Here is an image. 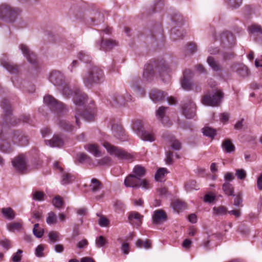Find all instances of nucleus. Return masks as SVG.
Masks as SVG:
<instances>
[{
	"label": "nucleus",
	"instance_id": "nucleus-26",
	"mask_svg": "<svg viewBox=\"0 0 262 262\" xmlns=\"http://www.w3.org/2000/svg\"><path fill=\"white\" fill-rule=\"evenodd\" d=\"M223 150L226 153H231L235 150V147L229 139H226L223 141L222 144Z\"/></svg>",
	"mask_w": 262,
	"mask_h": 262
},
{
	"label": "nucleus",
	"instance_id": "nucleus-33",
	"mask_svg": "<svg viewBox=\"0 0 262 262\" xmlns=\"http://www.w3.org/2000/svg\"><path fill=\"white\" fill-rule=\"evenodd\" d=\"M90 187L93 192H96L102 188L103 185L98 179L93 178L91 180V184L90 185Z\"/></svg>",
	"mask_w": 262,
	"mask_h": 262
},
{
	"label": "nucleus",
	"instance_id": "nucleus-8",
	"mask_svg": "<svg viewBox=\"0 0 262 262\" xmlns=\"http://www.w3.org/2000/svg\"><path fill=\"white\" fill-rule=\"evenodd\" d=\"M132 128L133 130L142 140L149 142L155 141L154 135L144 129L143 123L141 120H137L135 121L133 124Z\"/></svg>",
	"mask_w": 262,
	"mask_h": 262
},
{
	"label": "nucleus",
	"instance_id": "nucleus-25",
	"mask_svg": "<svg viewBox=\"0 0 262 262\" xmlns=\"http://www.w3.org/2000/svg\"><path fill=\"white\" fill-rule=\"evenodd\" d=\"M116 42L115 40H111V39H104L103 38L101 39V42L99 45V49L107 51L112 49L114 47L116 46Z\"/></svg>",
	"mask_w": 262,
	"mask_h": 262
},
{
	"label": "nucleus",
	"instance_id": "nucleus-56",
	"mask_svg": "<svg viewBox=\"0 0 262 262\" xmlns=\"http://www.w3.org/2000/svg\"><path fill=\"white\" fill-rule=\"evenodd\" d=\"M37 229H39V224H35L34 226V228L33 229V232L34 235L40 238L42 236L43 234V229H40L38 231V232H37Z\"/></svg>",
	"mask_w": 262,
	"mask_h": 262
},
{
	"label": "nucleus",
	"instance_id": "nucleus-18",
	"mask_svg": "<svg viewBox=\"0 0 262 262\" xmlns=\"http://www.w3.org/2000/svg\"><path fill=\"white\" fill-rule=\"evenodd\" d=\"M192 73L190 70H185L183 72V78L181 81L182 88L186 91H190L192 89V82L191 78Z\"/></svg>",
	"mask_w": 262,
	"mask_h": 262
},
{
	"label": "nucleus",
	"instance_id": "nucleus-9",
	"mask_svg": "<svg viewBox=\"0 0 262 262\" xmlns=\"http://www.w3.org/2000/svg\"><path fill=\"white\" fill-rule=\"evenodd\" d=\"M124 185L127 187L137 188L142 187L144 189H148L149 183L147 181L143 179H139L133 174L127 176L124 181Z\"/></svg>",
	"mask_w": 262,
	"mask_h": 262
},
{
	"label": "nucleus",
	"instance_id": "nucleus-23",
	"mask_svg": "<svg viewBox=\"0 0 262 262\" xmlns=\"http://www.w3.org/2000/svg\"><path fill=\"white\" fill-rule=\"evenodd\" d=\"M112 130L115 137L121 141H124L127 139L125 131L123 127L118 124L112 126Z\"/></svg>",
	"mask_w": 262,
	"mask_h": 262
},
{
	"label": "nucleus",
	"instance_id": "nucleus-50",
	"mask_svg": "<svg viewBox=\"0 0 262 262\" xmlns=\"http://www.w3.org/2000/svg\"><path fill=\"white\" fill-rule=\"evenodd\" d=\"M46 221L49 225L56 224L57 223V217L55 213L52 211L48 213Z\"/></svg>",
	"mask_w": 262,
	"mask_h": 262
},
{
	"label": "nucleus",
	"instance_id": "nucleus-45",
	"mask_svg": "<svg viewBox=\"0 0 262 262\" xmlns=\"http://www.w3.org/2000/svg\"><path fill=\"white\" fill-rule=\"evenodd\" d=\"M78 58L80 60L85 62L89 63L91 61V57L88 54V53L84 51H80L78 54Z\"/></svg>",
	"mask_w": 262,
	"mask_h": 262
},
{
	"label": "nucleus",
	"instance_id": "nucleus-11",
	"mask_svg": "<svg viewBox=\"0 0 262 262\" xmlns=\"http://www.w3.org/2000/svg\"><path fill=\"white\" fill-rule=\"evenodd\" d=\"M10 137L13 145L25 146L29 144V138L22 131L15 130L13 132L8 131Z\"/></svg>",
	"mask_w": 262,
	"mask_h": 262
},
{
	"label": "nucleus",
	"instance_id": "nucleus-28",
	"mask_svg": "<svg viewBox=\"0 0 262 262\" xmlns=\"http://www.w3.org/2000/svg\"><path fill=\"white\" fill-rule=\"evenodd\" d=\"M143 218V215L136 211H131L128 213V219L129 223L131 224H133L134 223V221L136 220L137 221V223L140 225L141 224Z\"/></svg>",
	"mask_w": 262,
	"mask_h": 262
},
{
	"label": "nucleus",
	"instance_id": "nucleus-3",
	"mask_svg": "<svg viewBox=\"0 0 262 262\" xmlns=\"http://www.w3.org/2000/svg\"><path fill=\"white\" fill-rule=\"evenodd\" d=\"M83 82L85 86L89 88L95 84L102 83L104 80L103 70L97 66H92L83 76Z\"/></svg>",
	"mask_w": 262,
	"mask_h": 262
},
{
	"label": "nucleus",
	"instance_id": "nucleus-17",
	"mask_svg": "<svg viewBox=\"0 0 262 262\" xmlns=\"http://www.w3.org/2000/svg\"><path fill=\"white\" fill-rule=\"evenodd\" d=\"M49 80L54 85L58 87L61 86L64 83V76L59 71H54L50 74Z\"/></svg>",
	"mask_w": 262,
	"mask_h": 262
},
{
	"label": "nucleus",
	"instance_id": "nucleus-34",
	"mask_svg": "<svg viewBox=\"0 0 262 262\" xmlns=\"http://www.w3.org/2000/svg\"><path fill=\"white\" fill-rule=\"evenodd\" d=\"M207 63L211 69L214 71H219L221 70V67L217 61L212 56H209L207 60Z\"/></svg>",
	"mask_w": 262,
	"mask_h": 262
},
{
	"label": "nucleus",
	"instance_id": "nucleus-36",
	"mask_svg": "<svg viewBox=\"0 0 262 262\" xmlns=\"http://www.w3.org/2000/svg\"><path fill=\"white\" fill-rule=\"evenodd\" d=\"M1 212L8 220H12L15 217V213L10 207L3 208Z\"/></svg>",
	"mask_w": 262,
	"mask_h": 262
},
{
	"label": "nucleus",
	"instance_id": "nucleus-46",
	"mask_svg": "<svg viewBox=\"0 0 262 262\" xmlns=\"http://www.w3.org/2000/svg\"><path fill=\"white\" fill-rule=\"evenodd\" d=\"M171 33L172 36V38L174 39H177L178 38H181L185 35V32L183 31H181L179 29H177L176 28H173L171 29Z\"/></svg>",
	"mask_w": 262,
	"mask_h": 262
},
{
	"label": "nucleus",
	"instance_id": "nucleus-22",
	"mask_svg": "<svg viewBox=\"0 0 262 262\" xmlns=\"http://www.w3.org/2000/svg\"><path fill=\"white\" fill-rule=\"evenodd\" d=\"M233 72H236L239 75L245 77L249 74V71L248 68L243 64L234 63L231 67Z\"/></svg>",
	"mask_w": 262,
	"mask_h": 262
},
{
	"label": "nucleus",
	"instance_id": "nucleus-15",
	"mask_svg": "<svg viewBox=\"0 0 262 262\" xmlns=\"http://www.w3.org/2000/svg\"><path fill=\"white\" fill-rule=\"evenodd\" d=\"M0 63L2 66L11 74H16L19 71V66L11 61L6 55H3L0 58Z\"/></svg>",
	"mask_w": 262,
	"mask_h": 262
},
{
	"label": "nucleus",
	"instance_id": "nucleus-13",
	"mask_svg": "<svg viewBox=\"0 0 262 262\" xmlns=\"http://www.w3.org/2000/svg\"><path fill=\"white\" fill-rule=\"evenodd\" d=\"M109 100L112 105L118 107L124 105L126 102L131 101L132 96L127 93L120 94L116 92L111 96Z\"/></svg>",
	"mask_w": 262,
	"mask_h": 262
},
{
	"label": "nucleus",
	"instance_id": "nucleus-5",
	"mask_svg": "<svg viewBox=\"0 0 262 262\" xmlns=\"http://www.w3.org/2000/svg\"><path fill=\"white\" fill-rule=\"evenodd\" d=\"M103 146L106 149L108 152L112 155H114L119 160L133 161V155L122 148L112 145L108 142H104Z\"/></svg>",
	"mask_w": 262,
	"mask_h": 262
},
{
	"label": "nucleus",
	"instance_id": "nucleus-61",
	"mask_svg": "<svg viewBox=\"0 0 262 262\" xmlns=\"http://www.w3.org/2000/svg\"><path fill=\"white\" fill-rule=\"evenodd\" d=\"M243 202L242 194L239 193L236 195L234 201V205L236 207L242 206V203Z\"/></svg>",
	"mask_w": 262,
	"mask_h": 262
},
{
	"label": "nucleus",
	"instance_id": "nucleus-29",
	"mask_svg": "<svg viewBox=\"0 0 262 262\" xmlns=\"http://www.w3.org/2000/svg\"><path fill=\"white\" fill-rule=\"evenodd\" d=\"M85 148L96 157L101 156V152L97 145L94 144H88L85 146Z\"/></svg>",
	"mask_w": 262,
	"mask_h": 262
},
{
	"label": "nucleus",
	"instance_id": "nucleus-48",
	"mask_svg": "<svg viewBox=\"0 0 262 262\" xmlns=\"http://www.w3.org/2000/svg\"><path fill=\"white\" fill-rule=\"evenodd\" d=\"M111 161V159L110 157H105L101 159L97 160L96 164L93 163V164L95 166L108 165L110 164Z\"/></svg>",
	"mask_w": 262,
	"mask_h": 262
},
{
	"label": "nucleus",
	"instance_id": "nucleus-53",
	"mask_svg": "<svg viewBox=\"0 0 262 262\" xmlns=\"http://www.w3.org/2000/svg\"><path fill=\"white\" fill-rule=\"evenodd\" d=\"M59 233L56 231H51L49 233V238L50 241V243H54L59 240L58 238Z\"/></svg>",
	"mask_w": 262,
	"mask_h": 262
},
{
	"label": "nucleus",
	"instance_id": "nucleus-60",
	"mask_svg": "<svg viewBox=\"0 0 262 262\" xmlns=\"http://www.w3.org/2000/svg\"><path fill=\"white\" fill-rule=\"evenodd\" d=\"M172 20L178 26H181L183 23V16L180 14H176L172 17Z\"/></svg>",
	"mask_w": 262,
	"mask_h": 262
},
{
	"label": "nucleus",
	"instance_id": "nucleus-4",
	"mask_svg": "<svg viewBox=\"0 0 262 262\" xmlns=\"http://www.w3.org/2000/svg\"><path fill=\"white\" fill-rule=\"evenodd\" d=\"M224 93L219 90H213L211 94L207 93L202 98V103L211 106H217L220 105L223 97Z\"/></svg>",
	"mask_w": 262,
	"mask_h": 262
},
{
	"label": "nucleus",
	"instance_id": "nucleus-54",
	"mask_svg": "<svg viewBox=\"0 0 262 262\" xmlns=\"http://www.w3.org/2000/svg\"><path fill=\"white\" fill-rule=\"evenodd\" d=\"M0 245L7 250L12 247L11 241L6 238L0 240Z\"/></svg>",
	"mask_w": 262,
	"mask_h": 262
},
{
	"label": "nucleus",
	"instance_id": "nucleus-35",
	"mask_svg": "<svg viewBox=\"0 0 262 262\" xmlns=\"http://www.w3.org/2000/svg\"><path fill=\"white\" fill-rule=\"evenodd\" d=\"M222 189L226 195L228 196L234 195V188L229 182H225L223 184Z\"/></svg>",
	"mask_w": 262,
	"mask_h": 262
},
{
	"label": "nucleus",
	"instance_id": "nucleus-47",
	"mask_svg": "<svg viewBox=\"0 0 262 262\" xmlns=\"http://www.w3.org/2000/svg\"><path fill=\"white\" fill-rule=\"evenodd\" d=\"M213 213L216 215H222L225 214L227 212V208L223 206H220L219 207H214L213 208Z\"/></svg>",
	"mask_w": 262,
	"mask_h": 262
},
{
	"label": "nucleus",
	"instance_id": "nucleus-63",
	"mask_svg": "<svg viewBox=\"0 0 262 262\" xmlns=\"http://www.w3.org/2000/svg\"><path fill=\"white\" fill-rule=\"evenodd\" d=\"M186 50L191 53H193L196 50V46L194 43H189L186 47Z\"/></svg>",
	"mask_w": 262,
	"mask_h": 262
},
{
	"label": "nucleus",
	"instance_id": "nucleus-58",
	"mask_svg": "<svg viewBox=\"0 0 262 262\" xmlns=\"http://www.w3.org/2000/svg\"><path fill=\"white\" fill-rule=\"evenodd\" d=\"M44 250L43 246L42 245H38L35 249V255L36 256L40 257L44 256V253L43 252Z\"/></svg>",
	"mask_w": 262,
	"mask_h": 262
},
{
	"label": "nucleus",
	"instance_id": "nucleus-10",
	"mask_svg": "<svg viewBox=\"0 0 262 262\" xmlns=\"http://www.w3.org/2000/svg\"><path fill=\"white\" fill-rule=\"evenodd\" d=\"M182 108L183 114L186 118L191 119L195 116L196 106L191 98L187 97L184 100Z\"/></svg>",
	"mask_w": 262,
	"mask_h": 262
},
{
	"label": "nucleus",
	"instance_id": "nucleus-64",
	"mask_svg": "<svg viewBox=\"0 0 262 262\" xmlns=\"http://www.w3.org/2000/svg\"><path fill=\"white\" fill-rule=\"evenodd\" d=\"M20 120L23 122L27 123L29 124H32V120L29 115H24L21 116Z\"/></svg>",
	"mask_w": 262,
	"mask_h": 262
},
{
	"label": "nucleus",
	"instance_id": "nucleus-57",
	"mask_svg": "<svg viewBox=\"0 0 262 262\" xmlns=\"http://www.w3.org/2000/svg\"><path fill=\"white\" fill-rule=\"evenodd\" d=\"M229 5L233 8H237L241 5L242 0H226Z\"/></svg>",
	"mask_w": 262,
	"mask_h": 262
},
{
	"label": "nucleus",
	"instance_id": "nucleus-1",
	"mask_svg": "<svg viewBox=\"0 0 262 262\" xmlns=\"http://www.w3.org/2000/svg\"><path fill=\"white\" fill-rule=\"evenodd\" d=\"M63 95L68 97L70 96L73 97V99L74 103L76 106V114L75 118L76 119V124L79 126V117L83 118L86 121H92L94 117V114L92 108L85 107V103L86 101V95L80 91L76 90L74 91L70 88L68 84L64 83L61 86L58 88Z\"/></svg>",
	"mask_w": 262,
	"mask_h": 262
},
{
	"label": "nucleus",
	"instance_id": "nucleus-52",
	"mask_svg": "<svg viewBox=\"0 0 262 262\" xmlns=\"http://www.w3.org/2000/svg\"><path fill=\"white\" fill-rule=\"evenodd\" d=\"M23 251L21 250H18L17 251L12 255L11 257V261L12 262H19L20 261L22 257Z\"/></svg>",
	"mask_w": 262,
	"mask_h": 262
},
{
	"label": "nucleus",
	"instance_id": "nucleus-30",
	"mask_svg": "<svg viewBox=\"0 0 262 262\" xmlns=\"http://www.w3.org/2000/svg\"><path fill=\"white\" fill-rule=\"evenodd\" d=\"M92 159L90 157L84 153H79L77 154L75 163L76 164L88 163L90 164Z\"/></svg>",
	"mask_w": 262,
	"mask_h": 262
},
{
	"label": "nucleus",
	"instance_id": "nucleus-62",
	"mask_svg": "<svg viewBox=\"0 0 262 262\" xmlns=\"http://www.w3.org/2000/svg\"><path fill=\"white\" fill-rule=\"evenodd\" d=\"M172 157L173 152L171 151H168L166 152L165 161L167 164L170 165L172 164Z\"/></svg>",
	"mask_w": 262,
	"mask_h": 262
},
{
	"label": "nucleus",
	"instance_id": "nucleus-31",
	"mask_svg": "<svg viewBox=\"0 0 262 262\" xmlns=\"http://www.w3.org/2000/svg\"><path fill=\"white\" fill-rule=\"evenodd\" d=\"M173 209L179 212L185 210L186 208V203L180 200H176L171 203Z\"/></svg>",
	"mask_w": 262,
	"mask_h": 262
},
{
	"label": "nucleus",
	"instance_id": "nucleus-20",
	"mask_svg": "<svg viewBox=\"0 0 262 262\" xmlns=\"http://www.w3.org/2000/svg\"><path fill=\"white\" fill-rule=\"evenodd\" d=\"M47 145H50L52 147H61L64 144V141L61 135L55 134L50 140H46L45 141Z\"/></svg>",
	"mask_w": 262,
	"mask_h": 262
},
{
	"label": "nucleus",
	"instance_id": "nucleus-38",
	"mask_svg": "<svg viewBox=\"0 0 262 262\" xmlns=\"http://www.w3.org/2000/svg\"><path fill=\"white\" fill-rule=\"evenodd\" d=\"M1 106L3 108L6 116L10 115L12 113V110L11 105L9 103L8 100L6 99H3L2 103Z\"/></svg>",
	"mask_w": 262,
	"mask_h": 262
},
{
	"label": "nucleus",
	"instance_id": "nucleus-24",
	"mask_svg": "<svg viewBox=\"0 0 262 262\" xmlns=\"http://www.w3.org/2000/svg\"><path fill=\"white\" fill-rule=\"evenodd\" d=\"M166 94L161 90L154 89L150 93V99L155 103L164 100Z\"/></svg>",
	"mask_w": 262,
	"mask_h": 262
},
{
	"label": "nucleus",
	"instance_id": "nucleus-27",
	"mask_svg": "<svg viewBox=\"0 0 262 262\" xmlns=\"http://www.w3.org/2000/svg\"><path fill=\"white\" fill-rule=\"evenodd\" d=\"M57 124L59 127L67 132H72L74 129V126L68 121L59 119Z\"/></svg>",
	"mask_w": 262,
	"mask_h": 262
},
{
	"label": "nucleus",
	"instance_id": "nucleus-39",
	"mask_svg": "<svg viewBox=\"0 0 262 262\" xmlns=\"http://www.w3.org/2000/svg\"><path fill=\"white\" fill-rule=\"evenodd\" d=\"M168 173V170L166 168H159L155 174V179L157 181H161L165 175Z\"/></svg>",
	"mask_w": 262,
	"mask_h": 262
},
{
	"label": "nucleus",
	"instance_id": "nucleus-59",
	"mask_svg": "<svg viewBox=\"0 0 262 262\" xmlns=\"http://www.w3.org/2000/svg\"><path fill=\"white\" fill-rule=\"evenodd\" d=\"M171 147L174 150H179L181 149L182 145L179 140L174 139L171 141Z\"/></svg>",
	"mask_w": 262,
	"mask_h": 262
},
{
	"label": "nucleus",
	"instance_id": "nucleus-55",
	"mask_svg": "<svg viewBox=\"0 0 262 262\" xmlns=\"http://www.w3.org/2000/svg\"><path fill=\"white\" fill-rule=\"evenodd\" d=\"M235 175L239 180H244L246 176L247 173L246 171L243 169H237L236 170Z\"/></svg>",
	"mask_w": 262,
	"mask_h": 262
},
{
	"label": "nucleus",
	"instance_id": "nucleus-12",
	"mask_svg": "<svg viewBox=\"0 0 262 262\" xmlns=\"http://www.w3.org/2000/svg\"><path fill=\"white\" fill-rule=\"evenodd\" d=\"M19 12V10L7 4L0 5V18L12 20Z\"/></svg>",
	"mask_w": 262,
	"mask_h": 262
},
{
	"label": "nucleus",
	"instance_id": "nucleus-16",
	"mask_svg": "<svg viewBox=\"0 0 262 262\" xmlns=\"http://www.w3.org/2000/svg\"><path fill=\"white\" fill-rule=\"evenodd\" d=\"M19 48L27 60L30 63L35 65L37 63L36 55L34 52L30 50L27 45L20 44Z\"/></svg>",
	"mask_w": 262,
	"mask_h": 262
},
{
	"label": "nucleus",
	"instance_id": "nucleus-49",
	"mask_svg": "<svg viewBox=\"0 0 262 262\" xmlns=\"http://www.w3.org/2000/svg\"><path fill=\"white\" fill-rule=\"evenodd\" d=\"M52 203L58 209L61 208L64 204L62 198L59 195H57L53 199Z\"/></svg>",
	"mask_w": 262,
	"mask_h": 262
},
{
	"label": "nucleus",
	"instance_id": "nucleus-32",
	"mask_svg": "<svg viewBox=\"0 0 262 262\" xmlns=\"http://www.w3.org/2000/svg\"><path fill=\"white\" fill-rule=\"evenodd\" d=\"M133 174L139 179H142L146 174L145 168L139 165H136L133 170Z\"/></svg>",
	"mask_w": 262,
	"mask_h": 262
},
{
	"label": "nucleus",
	"instance_id": "nucleus-51",
	"mask_svg": "<svg viewBox=\"0 0 262 262\" xmlns=\"http://www.w3.org/2000/svg\"><path fill=\"white\" fill-rule=\"evenodd\" d=\"M21 228V225L19 223L13 222L7 225L8 229L11 232H14L15 230H19Z\"/></svg>",
	"mask_w": 262,
	"mask_h": 262
},
{
	"label": "nucleus",
	"instance_id": "nucleus-21",
	"mask_svg": "<svg viewBox=\"0 0 262 262\" xmlns=\"http://www.w3.org/2000/svg\"><path fill=\"white\" fill-rule=\"evenodd\" d=\"M152 219L154 224H161L166 221L167 215L163 210L158 209L154 212Z\"/></svg>",
	"mask_w": 262,
	"mask_h": 262
},
{
	"label": "nucleus",
	"instance_id": "nucleus-41",
	"mask_svg": "<svg viewBox=\"0 0 262 262\" xmlns=\"http://www.w3.org/2000/svg\"><path fill=\"white\" fill-rule=\"evenodd\" d=\"M185 188L187 191L199 189L196 182L194 180H189L185 184Z\"/></svg>",
	"mask_w": 262,
	"mask_h": 262
},
{
	"label": "nucleus",
	"instance_id": "nucleus-7",
	"mask_svg": "<svg viewBox=\"0 0 262 262\" xmlns=\"http://www.w3.org/2000/svg\"><path fill=\"white\" fill-rule=\"evenodd\" d=\"M10 135L6 127L2 125L0 132V150L4 153L10 154L14 150V147L10 142L11 141Z\"/></svg>",
	"mask_w": 262,
	"mask_h": 262
},
{
	"label": "nucleus",
	"instance_id": "nucleus-14",
	"mask_svg": "<svg viewBox=\"0 0 262 262\" xmlns=\"http://www.w3.org/2000/svg\"><path fill=\"white\" fill-rule=\"evenodd\" d=\"M12 163L15 170L19 173H25L27 170V162L25 155H19L14 158Z\"/></svg>",
	"mask_w": 262,
	"mask_h": 262
},
{
	"label": "nucleus",
	"instance_id": "nucleus-42",
	"mask_svg": "<svg viewBox=\"0 0 262 262\" xmlns=\"http://www.w3.org/2000/svg\"><path fill=\"white\" fill-rule=\"evenodd\" d=\"M248 30L250 33L253 34H262V28L260 26L258 25H252L249 27Z\"/></svg>",
	"mask_w": 262,
	"mask_h": 262
},
{
	"label": "nucleus",
	"instance_id": "nucleus-43",
	"mask_svg": "<svg viewBox=\"0 0 262 262\" xmlns=\"http://www.w3.org/2000/svg\"><path fill=\"white\" fill-rule=\"evenodd\" d=\"M202 129L203 135L211 138H213L216 134V130L209 127H205Z\"/></svg>",
	"mask_w": 262,
	"mask_h": 262
},
{
	"label": "nucleus",
	"instance_id": "nucleus-19",
	"mask_svg": "<svg viewBox=\"0 0 262 262\" xmlns=\"http://www.w3.org/2000/svg\"><path fill=\"white\" fill-rule=\"evenodd\" d=\"M167 107L160 106L156 112V115L158 119L164 125L169 126L171 125V123L169 118L166 116L165 112Z\"/></svg>",
	"mask_w": 262,
	"mask_h": 262
},
{
	"label": "nucleus",
	"instance_id": "nucleus-40",
	"mask_svg": "<svg viewBox=\"0 0 262 262\" xmlns=\"http://www.w3.org/2000/svg\"><path fill=\"white\" fill-rule=\"evenodd\" d=\"M32 195L33 199L36 201H44L45 200V198H46L45 193L40 191H33Z\"/></svg>",
	"mask_w": 262,
	"mask_h": 262
},
{
	"label": "nucleus",
	"instance_id": "nucleus-37",
	"mask_svg": "<svg viewBox=\"0 0 262 262\" xmlns=\"http://www.w3.org/2000/svg\"><path fill=\"white\" fill-rule=\"evenodd\" d=\"M75 177L71 173L64 172L63 173L61 180L62 185H67L71 183L74 180Z\"/></svg>",
	"mask_w": 262,
	"mask_h": 262
},
{
	"label": "nucleus",
	"instance_id": "nucleus-2",
	"mask_svg": "<svg viewBox=\"0 0 262 262\" xmlns=\"http://www.w3.org/2000/svg\"><path fill=\"white\" fill-rule=\"evenodd\" d=\"M156 72L159 73L161 79L164 82H167L169 80L170 76L168 74V69L163 61L150 62L146 64L143 73V78L147 81H151Z\"/></svg>",
	"mask_w": 262,
	"mask_h": 262
},
{
	"label": "nucleus",
	"instance_id": "nucleus-6",
	"mask_svg": "<svg viewBox=\"0 0 262 262\" xmlns=\"http://www.w3.org/2000/svg\"><path fill=\"white\" fill-rule=\"evenodd\" d=\"M45 104L53 112L57 114H61L66 112L67 109L65 105L56 99L52 96L47 95L43 98Z\"/></svg>",
	"mask_w": 262,
	"mask_h": 262
},
{
	"label": "nucleus",
	"instance_id": "nucleus-44",
	"mask_svg": "<svg viewBox=\"0 0 262 262\" xmlns=\"http://www.w3.org/2000/svg\"><path fill=\"white\" fill-rule=\"evenodd\" d=\"M107 244V240L102 235H100L98 237H97L95 241L96 246L98 248L103 247Z\"/></svg>",
	"mask_w": 262,
	"mask_h": 262
}]
</instances>
